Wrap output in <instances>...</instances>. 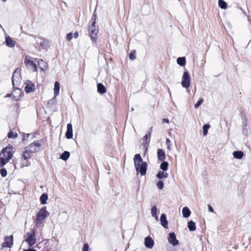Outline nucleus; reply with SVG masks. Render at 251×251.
I'll return each instance as SVG.
<instances>
[{
    "label": "nucleus",
    "instance_id": "obj_54",
    "mask_svg": "<svg viewBox=\"0 0 251 251\" xmlns=\"http://www.w3.org/2000/svg\"><path fill=\"white\" fill-rule=\"evenodd\" d=\"M152 129V127H151V129H150V131H150V132H151V133Z\"/></svg>",
    "mask_w": 251,
    "mask_h": 251
},
{
    "label": "nucleus",
    "instance_id": "obj_45",
    "mask_svg": "<svg viewBox=\"0 0 251 251\" xmlns=\"http://www.w3.org/2000/svg\"><path fill=\"white\" fill-rule=\"evenodd\" d=\"M208 210L209 212H214V209L213 208H212V207L211 206V205L209 204L208 205Z\"/></svg>",
    "mask_w": 251,
    "mask_h": 251
},
{
    "label": "nucleus",
    "instance_id": "obj_21",
    "mask_svg": "<svg viewBox=\"0 0 251 251\" xmlns=\"http://www.w3.org/2000/svg\"><path fill=\"white\" fill-rule=\"evenodd\" d=\"M244 152L240 151H234L233 152V155L235 158L241 159L243 157Z\"/></svg>",
    "mask_w": 251,
    "mask_h": 251
},
{
    "label": "nucleus",
    "instance_id": "obj_44",
    "mask_svg": "<svg viewBox=\"0 0 251 251\" xmlns=\"http://www.w3.org/2000/svg\"><path fill=\"white\" fill-rule=\"evenodd\" d=\"M40 45L43 48H45L47 46L46 42L43 41L40 43Z\"/></svg>",
    "mask_w": 251,
    "mask_h": 251
},
{
    "label": "nucleus",
    "instance_id": "obj_17",
    "mask_svg": "<svg viewBox=\"0 0 251 251\" xmlns=\"http://www.w3.org/2000/svg\"><path fill=\"white\" fill-rule=\"evenodd\" d=\"M161 225L165 228L168 227V221L167 220L166 216L165 214H162L160 217Z\"/></svg>",
    "mask_w": 251,
    "mask_h": 251
},
{
    "label": "nucleus",
    "instance_id": "obj_19",
    "mask_svg": "<svg viewBox=\"0 0 251 251\" xmlns=\"http://www.w3.org/2000/svg\"><path fill=\"white\" fill-rule=\"evenodd\" d=\"M12 79L13 85H14L15 81H18L20 79L19 71H18V69H16L13 73Z\"/></svg>",
    "mask_w": 251,
    "mask_h": 251
},
{
    "label": "nucleus",
    "instance_id": "obj_32",
    "mask_svg": "<svg viewBox=\"0 0 251 251\" xmlns=\"http://www.w3.org/2000/svg\"><path fill=\"white\" fill-rule=\"evenodd\" d=\"M7 137L9 138L15 139L18 137V134L12 131H10L7 134Z\"/></svg>",
    "mask_w": 251,
    "mask_h": 251
},
{
    "label": "nucleus",
    "instance_id": "obj_51",
    "mask_svg": "<svg viewBox=\"0 0 251 251\" xmlns=\"http://www.w3.org/2000/svg\"><path fill=\"white\" fill-rule=\"evenodd\" d=\"M12 96V94H7L5 96V98H9L11 97Z\"/></svg>",
    "mask_w": 251,
    "mask_h": 251
},
{
    "label": "nucleus",
    "instance_id": "obj_9",
    "mask_svg": "<svg viewBox=\"0 0 251 251\" xmlns=\"http://www.w3.org/2000/svg\"><path fill=\"white\" fill-rule=\"evenodd\" d=\"M168 240L169 243L174 246H176L179 244V241L176 239L175 232H171L169 234Z\"/></svg>",
    "mask_w": 251,
    "mask_h": 251
},
{
    "label": "nucleus",
    "instance_id": "obj_55",
    "mask_svg": "<svg viewBox=\"0 0 251 251\" xmlns=\"http://www.w3.org/2000/svg\"><path fill=\"white\" fill-rule=\"evenodd\" d=\"M3 1L5 2L7 0H2Z\"/></svg>",
    "mask_w": 251,
    "mask_h": 251
},
{
    "label": "nucleus",
    "instance_id": "obj_49",
    "mask_svg": "<svg viewBox=\"0 0 251 251\" xmlns=\"http://www.w3.org/2000/svg\"><path fill=\"white\" fill-rule=\"evenodd\" d=\"M24 251H37V250H35L34 249H28L24 250Z\"/></svg>",
    "mask_w": 251,
    "mask_h": 251
},
{
    "label": "nucleus",
    "instance_id": "obj_14",
    "mask_svg": "<svg viewBox=\"0 0 251 251\" xmlns=\"http://www.w3.org/2000/svg\"><path fill=\"white\" fill-rule=\"evenodd\" d=\"M151 136V132H148L144 136L143 138V144L145 148L146 149L149 146V143L150 142V138Z\"/></svg>",
    "mask_w": 251,
    "mask_h": 251
},
{
    "label": "nucleus",
    "instance_id": "obj_27",
    "mask_svg": "<svg viewBox=\"0 0 251 251\" xmlns=\"http://www.w3.org/2000/svg\"><path fill=\"white\" fill-rule=\"evenodd\" d=\"M188 227L190 231H194L196 229V224L193 221H190L188 222Z\"/></svg>",
    "mask_w": 251,
    "mask_h": 251
},
{
    "label": "nucleus",
    "instance_id": "obj_30",
    "mask_svg": "<svg viewBox=\"0 0 251 251\" xmlns=\"http://www.w3.org/2000/svg\"><path fill=\"white\" fill-rule=\"evenodd\" d=\"M177 63L181 66H184L186 64V60L184 57H179L177 59Z\"/></svg>",
    "mask_w": 251,
    "mask_h": 251
},
{
    "label": "nucleus",
    "instance_id": "obj_31",
    "mask_svg": "<svg viewBox=\"0 0 251 251\" xmlns=\"http://www.w3.org/2000/svg\"><path fill=\"white\" fill-rule=\"evenodd\" d=\"M218 4L219 7L223 9H225L227 8V4L223 0H219Z\"/></svg>",
    "mask_w": 251,
    "mask_h": 251
},
{
    "label": "nucleus",
    "instance_id": "obj_41",
    "mask_svg": "<svg viewBox=\"0 0 251 251\" xmlns=\"http://www.w3.org/2000/svg\"><path fill=\"white\" fill-rule=\"evenodd\" d=\"M97 18V15H96V11H95L93 13V17L91 20V23L94 21H96V19Z\"/></svg>",
    "mask_w": 251,
    "mask_h": 251
},
{
    "label": "nucleus",
    "instance_id": "obj_50",
    "mask_svg": "<svg viewBox=\"0 0 251 251\" xmlns=\"http://www.w3.org/2000/svg\"><path fill=\"white\" fill-rule=\"evenodd\" d=\"M168 176V174L167 173H164L163 175V178H167Z\"/></svg>",
    "mask_w": 251,
    "mask_h": 251
},
{
    "label": "nucleus",
    "instance_id": "obj_53",
    "mask_svg": "<svg viewBox=\"0 0 251 251\" xmlns=\"http://www.w3.org/2000/svg\"><path fill=\"white\" fill-rule=\"evenodd\" d=\"M153 217H154L156 220H158V217L157 215H156V216H153Z\"/></svg>",
    "mask_w": 251,
    "mask_h": 251
},
{
    "label": "nucleus",
    "instance_id": "obj_16",
    "mask_svg": "<svg viewBox=\"0 0 251 251\" xmlns=\"http://www.w3.org/2000/svg\"><path fill=\"white\" fill-rule=\"evenodd\" d=\"M34 90L35 86L32 83L29 82L26 83L25 87V91L26 93H29L30 92H33Z\"/></svg>",
    "mask_w": 251,
    "mask_h": 251
},
{
    "label": "nucleus",
    "instance_id": "obj_48",
    "mask_svg": "<svg viewBox=\"0 0 251 251\" xmlns=\"http://www.w3.org/2000/svg\"><path fill=\"white\" fill-rule=\"evenodd\" d=\"M166 145H170L171 141L169 138H167L166 140Z\"/></svg>",
    "mask_w": 251,
    "mask_h": 251
},
{
    "label": "nucleus",
    "instance_id": "obj_38",
    "mask_svg": "<svg viewBox=\"0 0 251 251\" xmlns=\"http://www.w3.org/2000/svg\"><path fill=\"white\" fill-rule=\"evenodd\" d=\"M164 171H159L158 172V173L156 175V177L158 178V179H162L163 178V175H164Z\"/></svg>",
    "mask_w": 251,
    "mask_h": 251
},
{
    "label": "nucleus",
    "instance_id": "obj_4",
    "mask_svg": "<svg viewBox=\"0 0 251 251\" xmlns=\"http://www.w3.org/2000/svg\"><path fill=\"white\" fill-rule=\"evenodd\" d=\"M90 36L92 42H96L97 35L98 33V27L96 26L95 21H93L88 27Z\"/></svg>",
    "mask_w": 251,
    "mask_h": 251
},
{
    "label": "nucleus",
    "instance_id": "obj_5",
    "mask_svg": "<svg viewBox=\"0 0 251 251\" xmlns=\"http://www.w3.org/2000/svg\"><path fill=\"white\" fill-rule=\"evenodd\" d=\"M191 78L190 75L187 71H185L182 77L181 84L183 87L188 88L190 85Z\"/></svg>",
    "mask_w": 251,
    "mask_h": 251
},
{
    "label": "nucleus",
    "instance_id": "obj_2",
    "mask_svg": "<svg viewBox=\"0 0 251 251\" xmlns=\"http://www.w3.org/2000/svg\"><path fill=\"white\" fill-rule=\"evenodd\" d=\"M50 215V213L46 210V207L44 206L36 214L34 222L36 227L42 226L43 221Z\"/></svg>",
    "mask_w": 251,
    "mask_h": 251
},
{
    "label": "nucleus",
    "instance_id": "obj_42",
    "mask_svg": "<svg viewBox=\"0 0 251 251\" xmlns=\"http://www.w3.org/2000/svg\"><path fill=\"white\" fill-rule=\"evenodd\" d=\"M29 136V134L24 133L22 137V140L23 142L26 140Z\"/></svg>",
    "mask_w": 251,
    "mask_h": 251
},
{
    "label": "nucleus",
    "instance_id": "obj_20",
    "mask_svg": "<svg viewBox=\"0 0 251 251\" xmlns=\"http://www.w3.org/2000/svg\"><path fill=\"white\" fill-rule=\"evenodd\" d=\"M97 90L98 92L101 94L105 93L106 91V89L104 86L101 83H98L97 85Z\"/></svg>",
    "mask_w": 251,
    "mask_h": 251
},
{
    "label": "nucleus",
    "instance_id": "obj_56",
    "mask_svg": "<svg viewBox=\"0 0 251 251\" xmlns=\"http://www.w3.org/2000/svg\"><path fill=\"white\" fill-rule=\"evenodd\" d=\"M133 110H134V109L132 108L131 109V111H133Z\"/></svg>",
    "mask_w": 251,
    "mask_h": 251
},
{
    "label": "nucleus",
    "instance_id": "obj_25",
    "mask_svg": "<svg viewBox=\"0 0 251 251\" xmlns=\"http://www.w3.org/2000/svg\"><path fill=\"white\" fill-rule=\"evenodd\" d=\"M5 43L6 45L9 47H14L15 46V43L14 41L9 36L5 37Z\"/></svg>",
    "mask_w": 251,
    "mask_h": 251
},
{
    "label": "nucleus",
    "instance_id": "obj_15",
    "mask_svg": "<svg viewBox=\"0 0 251 251\" xmlns=\"http://www.w3.org/2000/svg\"><path fill=\"white\" fill-rule=\"evenodd\" d=\"M157 158L160 161H163L166 159V155L164 151L162 149L157 150Z\"/></svg>",
    "mask_w": 251,
    "mask_h": 251
},
{
    "label": "nucleus",
    "instance_id": "obj_22",
    "mask_svg": "<svg viewBox=\"0 0 251 251\" xmlns=\"http://www.w3.org/2000/svg\"><path fill=\"white\" fill-rule=\"evenodd\" d=\"M183 216L184 218H188L191 215V211L187 207H184L182 210Z\"/></svg>",
    "mask_w": 251,
    "mask_h": 251
},
{
    "label": "nucleus",
    "instance_id": "obj_7",
    "mask_svg": "<svg viewBox=\"0 0 251 251\" xmlns=\"http://www.w3.org/2000/svg\"><path fill=\"white\" fill-rule=\"evenodd\" d=\"M148 165L146 162L142 163L138 166L135 167L137 174L140 173L141 176H144L146 174Z\"/></svg>",
    "mask_w": 251,
    "mask_h": 251
},
{
    "label": "nucleus",
    "instance_id": "obj_12",
    "mask_svg": "<svg viewBox=\"0 0 251 251\" xmlns=\"http://www.w3.org/2000/svg\"><path fill=\"white\" fill-rule=\"evenodd\" d=\"M66 137L68 139L72 138L73 137V128L71 124H68L67 126V131L65 134Z\"/></svg>",
    "mask_w": 251,
    "mask_h": 251
},
{
    "label": "nucleus",
    "instance_id": "obj_36",
    "mask_svg": "<svg viewBox=\"0 0 251 251\" xmlns=\"http://www.w3.org/2000/svg\"><path fill=\"white\" fill-rule=\"evenodd\" d=\"M151 214L152 216L157 215V208L156 206H153L151 209Z\"/></svg>",
    "mask_w": 251,
    "mask_h": 251
},
{
    "label": "nucleus",
    "instance_id": "obj_39",
    "mask_svg": "<svg viewBox=\"0 0 251 251\" xmlns=\"http://www.w3.org/2000/svg\"><path fill=\"white\" fill-rule=\"evenodd\" d=\"M203 101V100L201 98L199 100V101L195 104L196 108L199 107Z\"/></svg>",
    "mask_w": 251,
    "mask_h": 251
},
{
    "label": "nucleus",
    "instance_id": "obj_29",
    "mask_svg": "<svg viewBox=\"0 0 251 251\" xmlns=\"http://www.w3.org/2000/svg\"><path fill=\"white\" fill-rule=\"evenodd\" d=\"M162 161V163L160 165V168L163 171H166L168 169L169 164L164 160Z\"/></svg>",
    "mask_w": 251,
    "mask_h": 251
},
{
    "label": "nucleus",
    "instance_id": "obj_43",
    "mask_svg": "<svg viewBox=\"0 0 251 251\" xmlns=\"http://www.w3.org/2000/svg\"><path fill=\"white\" fill-rule=\"evenodd\" d=\"M82 251H89V246L87 244L85 243L84 244Z\"/></svg>",
    "mask_w": 251,
    "mask_h": 251
},
{
    "label": "nucleus",
    "instance_id": "obj_33",
    "mask_svg": "<svg viewBox=\"0 0 251 251\" xmlns=\"http://www.w3.org/2000/svg\"><path fill=\"white\" fill-rule=\"evenodd\" d=\"M210 128V125L207 124H205L203 125L202 127V130H203V135H206L208 133V130Z\"/></svg>",
    "mask_w": 251,
    "mask_h": 251
},
{
    "label": "nucleus",
    "instance_id": "obj_34",
    "mask_svg": "<svg viewBox=\"0 0 251 251\" xmlns=\"http://www.w3.org/2000/svg\"><path fill=\"white\" fill-rule=\"evenodd\" d=\"M156 186L159 190H161L164 187V182L162 180H159L156 183Z\"/></svg>",
    "mask_w": 251,
    "mask_h": 251
},
{
    "label": "nucleus",
    "instance_id": "obj_8",
    "mask_svg": "<svg viewBox=\"0 0 251 251\" xmlns=\"http://www.w3.org/2000/svg\"><path fill=\"white\" fill-rule=\"evenodd\" d=\"M25 64L28 69L31 70L33 72H36L37 66L36 64L27 56L25 58Z\"/></svg>",
    "mask_w": 251,
    "mask_h": 251
},
{
    "label": "nucleus",
    "instance_id": "obj_13",
    "mask_svg": "<svg viewBox=\"0 0 251 251\" xmlns=\"http://www.w3.org/2000/svg\"><path fill=\"white\" fill-rule=\"evenodd\" d=\"M154 245V241L150 236L147 237L145 239V246L149 249L152 248Z\"/></svg>",
    "mask_w": 251,
    "mask_h": 251
},
{
    "label": "nucleus",
    "instance_id": "obj_1",
    "mask_svg": "<svg viewBox=\"0 0 251 251\" xmlns=\"http://www.w3.org/2000/svg\"><path fill=\"white\" fill-rule=\"evenodd\" d=\"M14 148L8 146L3 148L0 153V167L5 165L12 157Z\"/></svg>",
    "mask_w": 251,
    "mask_h": 251
},
{
    "label": "nucleus",
    "instance_id": "obj_11",
    "mask_svg": "<svg viewBox=\"0 0 251 251\" xmlns=\"http://www.w3.org/2000/svg\"><path fill=\"white\" fill-rule=\"evenodd\" d=\"M134 164L135 166V167L136 166H138L142 164V163H144V162L143 160V159L141 156V155L139 153L136 154L134 155Z\"/></svg>",
    "mask_w": 251,
    "mask_h": 251
},
{
    "label": "nucleus",
    "instance_id": "obj_10",
    "mask_svg": "<svg viewBox=\"0 0 251 251\" xmlns=\"http://www.w3.org/2000/svg\"><path fill=\"white\" fill-rule=\"evenodd\" d=\"M13 244V237L12 235L6 236L4 238V242L2 244L3 247L10 248Z\"/></svg>",
    "mask_w": 251,
    "mask_h": 251
},
{
    "label": "nucleus",
    "instance_id": "obj_3",
    "mask_svg": "<svg viewBox=\"0 0 251 251\" xmlns=\"http://www.w3.org/2000/svg\"><path fill=\"white\" fill-rule=\"evenodd\" d=\"M25 241L28 243L29 246H32L36 243L35 231L31 229L30 231L26 232L25 235Z\"/></svg>",
    "mask_w": 251,
    "mask_h": 251
},
{
    "label": "nucleus",
    "instance_id": "obj_35",
    "mask_svg": "<svg viewBox=\"0 0 251 251\" xmlns=\"http://www.w3.org/2000/svg\"><path fill=\"white\" fill-rule=\"evenodd\" d=\"M135 50H132L129 55V58L131 60H134L136 59Z\"/></svg>",
    "mask_w": 251,
    "mask_h": 251
},
{
    "label": "nucleus",
    "instance_id": "obj_24",
    "mask_svg": "<svg viewBox=\"0 0 251 251\" xmlns=\"http://www.w3.org/2000/svg\"><path fill=\"white\" fill-rule=\"evenodd\" d=\"M60 83L58 81H56L54 83V97L57 96L59 94Z\"/></svg>",
    "mask_w": 251,
    "mask_h": 251
},
{
    "label": "nucleus",
    "instance_id": "obj_47",
    "mask_svg": "<svg viewBox=\"0 0 251 251\" xmlns=\"http://www.w3.org/2000/svg\"><path fill=\"white\" fill-rule=\"evenodd\" d=\"M78 36V32L77 31H75L74 33V38H77Z\"/></svg>",
    "mask_w": 251,
    "mask_h": 251
},
{
    "label": "nucleus",
    "instance_id": "obj_40",
    "mask_svg": "<svg viewBox=\"0 0 251 251\" xmlns=\"http://www.w3.org/2000/svg\"><path fill=\"white\" fill-rule=\"evenodd\" d=\"M73 38V33L70 32L67 34L66 39L68 41H71Z\"/></svg>",
    "mask_w": 251,
    "mask_h": 251
},
{
    "label": "nucleus",
    "instance_id": "obj_46",
    "mask_svg": "<svg viewBox=\"0 0 251 251\" xmlns=\"http://www.w3.org/2000/svg\"><path fill=\"white\" fill-rule=\"evenodd\" d=\"M162 122H163V123H169V120L168 119L164 118L162 120Z\"/></svg>",
    "mask_w": 251,
    "mask_h": 251
},
{
    "label": "nucleus",
    "instance_id": "obj_37",
    "mask_svg": "<svg viewBox=\"0 0 251 251\" xmlns=\"http://www.w3.org/2000/svg\"><path fill=\"white\" fill-rule=\"evenodd\" d=\"M0 174L2 177H5L7 175V171L4 168L0 169Z\"/></svg>",
    "mask_w": 251,
    "mask_h": 251
},
{
    "label": "nucleus",
    "instance_id": "obj_28",
    "mask_svg": "<svg viewBox=\"0 0 251 251\" xmlns=\"http://www.w3.org/2000/svg\"><path fill=\"white\" fill-rule=\"evenodd\" d=\"M70 153L68 151H64L60 155V158L63 160H67L70 157Z\"/></svg>",
    "mask_w": 251,
    "mask_h": 251
},
{
    "label": "nucleus",
    "instance_id": "obj_18",
    "mask_svg": "<svg viewBox=\"0 0 251 251\" xmlns=\"http://www.w3.org/2000/svg\"><path fill=\"white\" fill-rule=\"evenodd\" d=\"M32 153L29 152V150L25 149V151L23 152L22 158L24 160H27L31 158Z\"/></svg>",
    "mask_w": 251,
    "mask_h": 251
},
{
    "label": "nucleus",
    "instance_id": "obj_6",
    "mask_svg": "<svg viewBox=\"0 0 251 251\" xmlns=\"http://www.w3.org/2000/svg\"><path fill=\"white\" fill-rule=\"evenodd\" d=\"M41 146V143L38 141H34L32 143H31L29 146H26L25 149L29 150V152L32 153L35 152L37 150V148Z\"/></svg>",
    "mask_w": 251,
    "mask_h": 251
},
{
    "label": "nucleus",
    "instance_id": "obj_23",
    "mask_svg": "<svg viewBox=\"0 0 251 251\" xmlns=\"http://www.w3.org/2000/svg\"><path fill=\"white\" fill-rule=\"evenodd\" d=\"M38 65L42 71H45L47 69V63L41 59L38 61Z\"/></svg>",
    "mask_w": 251,
    "mask_h": 251
},
{
    "label": "nucleus",
    "instance_id": "obj_52",
    "mask_svg": "<svg viewBox=\"0 0 251 251\" xmlns=\"http://www.w3.org/2000/svg\"><path fill=\"white\" fill-rule=\"evenodd\" d=\"M167 149H168V150H171V144L170 145H167Z\"/></svg>",
    "mask_w": 251,
    "mask_h": 251
},
{
    "label": "nucleus",
    "instance_id": "obj_26",
    "mask_svg": "<svg viewBox=\"0 0 251 251\" xmlns=\"http://www.w3.org/2000/svg\"><path fill=\"white\" fill-rule=\"evenodd\" d=\"M48 199V195L47 193H43L40 196V201L42 204L47 203V201Z\"/></svg>",
    "mask_w": 251,
    "mask_h": 251
}]
</instances>
